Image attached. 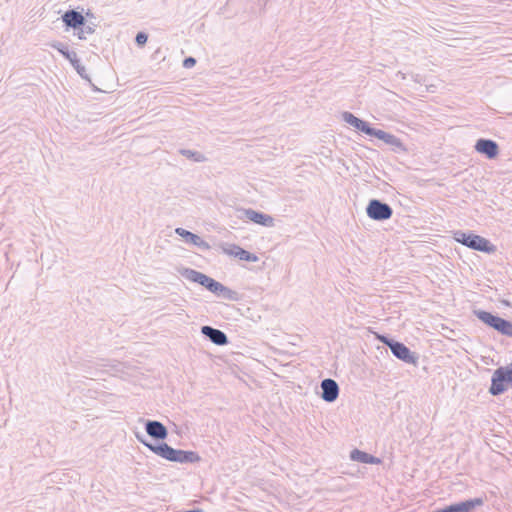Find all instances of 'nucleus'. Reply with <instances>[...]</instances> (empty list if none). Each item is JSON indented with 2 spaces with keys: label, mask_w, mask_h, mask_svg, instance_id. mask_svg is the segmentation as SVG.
<instances>
[{
  "label": "nucleus",
  "mask_w": 512,
  "mask_h": 512,
  "mask_svg": "<svg viewBox=\"0 0 512 512\" xmlns=\"http://www.w3.org/2000/svg\"><path fill=\"white\" fill-rule=\"evenodd\" d=\"M135 437L141 444L147 447L150 451H152L154 454L167 461L184 464L196 463L201 460V457L198 455L197 452L175 449L165 442L153 444L147 441L145 436L139 432L135 433Z\"/></svg>",
  "instance_id": "nucleus-1"
},
{
  "label": "nucleus",
  "mask_w": 512,
  "mask_h": 512,
  "mask_svg": "<svg viewBox=\"0 0 512 512\" xmlns=\"http://www.w3.org/2000/svg\"><path fill=\"white\" fill-rule=\"evenodd\" d=\"M182 277L186 280L197 283L205 287L208 291L225 300H238V293L215 279L190 268H184L180 271Z\"/></svg>",
  "instance_id": "nucleus-2"
},
{
  "label": "nucleus",
  "mask_w": 512,
  "mask_h": 512,
  "mask_svg": "<svg viewBox=\"0 0 512 512\" xmlns=\"http://www.w3.org/2000/svg\"><path fill=\"white\" fill-rule=\"evenodd\" d=\"M454 239L462 245L482 253L492 254L497 250L496 246L488 239L472 232L456 231Z\"/></svg>",
  "instance_id": "nucleus-3"
},
{
  "label": "nucleus",
  "mask_w": 512,
  "mask_h": 512,
  "mask_svg": "<svg viewBox=\"0 0 512 512\" xmlns=\"http://www.w3.org/2000/svg\"><path fill=\"white\" fill-rule=\"evenodd\" d=\"M378 339L389 349L392 354L399 360L407 363V364H418V355L415 352H412L405 344L398 342L392 338H389L385 335H379Z\"/></svg>",
  "instance_id": "nucleus-4"
},
{
  "label": "nucleus",
  "mask_w": 512,
  "mask_h": 512,
  "mask_svg": "<svg viewBox=\"0 0 512 512\" xmlns=\"http://www.w3.org/2000/svg\"><path fill=\"white\" fill-rule=\"evenodd\" d=\"M512 385V362L505 366L497 368L491 378L489 393L498 396L504 393Z\"/></svg>",
  "instance_id": "nucleus-5"
},
{
  "label": "nucleus",
  "mask_w": 512,
  "mask_h": 512,
  "mask_svg": "<svg viewBox=\"0 0 512 512\" xmlns=\"http://www.w3.org/2000/svg\"><path fill=\"white\" fill-rule=\"evenodd\" d=\"M475 314L479 320L489 327L502 335L512 337V322L484 310L475 311Z\"/></svg>",
  "instance_id": "nucleus-6"
},
{
  "label": "nucleus",
  "mask_w": 512,
  "mask_h": 512,
  "mask_svg": "<svg viewBox=\"0 0 512 512\" xmlns=\"http://www.w3.org/2000/svg\"><path fill=\"white\" fill-rule=\"evenodd\" d=\"M198 244H194L195 246L199 247L203 251L212 249L213 253L218 254H226L227 256H255L254 254L244 250L243 248L232 244V243H226V242H220L217 244H214L213 247H211L206 241H204L200 237V241H197Z\"/></svg>",
  "instance_id": "nucleus-7"
},
{
  "label": "nucleus",
  "mask_w": 512,
  "mask_h": 512,
  "mask_svg": "<svg viewBox=\"0 0 512 512\" xmlns=\"http://www.w3.org/2000/svg\"><path fill=\"white\" fill-rule=\"evenodd\" d=\"M369 218L376 221H384L391 218L393 210L391 206L378 199H371L366 207Z\"/></svg>",
  "instance_id": "nucleus-8"
},
{
  "label": "nucleus",
  "mask_w": 512,
  "mask_h": 512,
  "mask_svg": "<svg viewBox=\"0 0 512 512\" xmlns=\"http://www.w3.org/2000/svg\"><path fill=\"white\" fill-rule=\"evenodd\" d=\"M483 504L484 500L482 498H473L448 505L444 508L437 509L433 512H471L476 507L482 506Z\"/></svg>",
  "instance_id": "nucleus-9"
},
{
  "label": "nucleus",
  "mask_w": 512,
  "mask_h": 512,
  "mask_svg": "<svg viewBox=\"0 0 512 512\" xmlns=\"http://www.w3.org/2000/svg\"><path fill=\"white\" fill-rule=\"evenodd\" d=\"M372 137L382 140L387 145H390L392 150L396 153H405L407 151L402 141L393 134L375 128Z\"/></svg>",
  "instance_id": "nucleus-10"
},
{
  "label": "nucleus",
  "mask_w": 512,
  "mask_h": 512,
  "mask_svg": "<svg viewBox=\"0 0 512 512\" xmlns=\"http://www.w3.org/2000/svg\"><path fill=\"white\" fill-rule=\"evenodd\" d=\"M474 148L478 153L485 155L488 159H495L499 154L498 144L491 139H478Z\"/></svg>",
  "instance_id": "nucleus-11"
},
{
  "label": "nucleus",
  "mask_w": 512,
  "mask_h": 512,
  "mask_svg": "<svg viewBox=\"0 0 512 512\" xmlns=\"http://www.w3.org/2000/svg\"><path fill=\"white\" fill-rule=\"evenodd\" d=\"M342 119L350 126L354 127L358 131H360L368 136H372V134L375 130V128L371 127V125L367 121L356 117L351 112H348V111L343 112Z\"/></svg>",
  "instance_id": "nucleus-12"
},
{
  "label": "nucleus",
  "mask_w": 512,
  "mask_h": 512,
  "mask_svg": "<svg viewBox=\"0 0 512 512\" xmlns=\"http://www.w3.org/2000/svg\"><path fill=\"white\" fill-rule=\"evenodd\" d=\"M243 214L247 220H249L255 224H258V225H261L264 227H273L274 226V218L268 214L263 213V212H259V211L249 208V209H244Z\"/></svg>",
  "instance_id": "nucleus-13"
},
{
  "label": "nucleus",
  "mask_w": 512,
  "mask_h": 512,
  "mask_svg": "<svg viewBox=\"0 0 512 512\" xmlns=\"http://www.w3.org/2000/svg\"><path fill=\"white\" fill-rule=\"evenodd\" d=\"M321 398L328 402H334L339 396V386L337 382L331 378H327L321 381Z\"/></svg>",
  "instance_id": "nucleus-14"
},
{
  "label": "nucleus",
  "mask_w": 512,
  "mask_h": 512,
  "mask_svg": "<svg viewBox=\"0 0 512 512\" xmlns=\"http://www.w3.org/2000/svg\"><path fill=\"white\" fill-rule=\"evenodd\" d=\"M145 430L155 440L163 441L168 436L167 428L157 420H147L145 422Z\"/></svg>",
  "instance_id": "nucleus-15"
},
{
  "label": "nucleus",
  "mask_w": 512,
  "mask_h": 512,
  "mask_svg": "<svg viewBox=\"0 0 512 512\" xmlns=\"http://www.w3.org/2000/svg\"><path fill=\"white\" fill-rule=\"evenodd\" d=\"M201 333L218 346L226 345L229 342L227 335L222 330L208 325L201 327Z\"/></svg>",
  "instance_id": "nucleus-16"
},
{
  "label": "nucleus",
  "mask_w": 512,
  "mask_h": 512,
  "mask_svg": "<svg viewBox=\"0 0 512 512\" xmlns=\"http://www.w3.org/2000/svg\"><path fill=\"white\" fill-rule=\"evenodd\" d=\"M61 18L67 28L77 30L79 27L84 26V16L81 12L74 9L67 10Z\"/></svg>",
  "instance_id": "nucleus-17"
},
{
  "label": "nucleus",
  "mask_w": 512,
  "mask_h": 512,
  "mask_svg": "<svg viewBox=\"0 0 512 512\" xmlns=\"http://www.w3.org/2000/svg\"><path fill=\"white\" fill-rule=\"evenodd\" d=\"M350 458L353 460V461H357V462H361V463H365V464H378L380 463V459L371 455V454H368L364 451H361V450H358V449H354L351 451V454H350Z\"/></svg>",
  "instance_id": "nucleus-18"
},
{
  "label": "nucleus",
  "mask_w": 512,
  "mask_h": 512,
  "mask_svg": "<svg viewBox=\"0 0 512 512\" xmlns=\"http://www.w3.org/2000/svg\"><path fill=\"white\" fill-rule=\"evenodd\" d=\"M50 46L61 53L70 63L78 57L75 51L69 50L68 46L62 42L54 41L50 43Z\"/></svg>",
  "instance_id": "nucleus-19"
},
{
  "label": "nucleus",
  "mask_w": 512,
  "mask_h": 512,
  "mask_svg": "<svg viewBox=\"0 0 512 512\" xmlns=\"http://www.w3.org/2000/svg\"><path fill=\"white\" fill-rule=\"evenodd\" d=\"M175 232L177 235L182 237L186 243L194 245V244H198L197 241H200V236H198L197 234H194L184 228H176Z\"/></svg>",
  "instance_id": "nucleus-20"
},
{
  "label": "nucleus",
  "mask_w": 512,
  "mask_h": 512,
  "mask_svg": "<svg viewBox=\"0 0 512 512\" xmlns=\"http://www.w3.org/2000/svg\"><path fill=\"white\" fill-rule=\"evenodd\" d=\"M180 154L184 157L193 160L194 162H204L206 157L197 151L189 150V149H181Z\"/></svg>",
  "instance_id": "nucleus-21"
},
{
  "label": "nucleus",
  "mask_w": 512,
  "mask_h": 512,
  "mask_svg": "<svg viewBox=\"0 0 512 512\" xmlns=\"http://www.w3.org/2000/svg\"><path fill=\"white\" fill-rule=\"evenodd\" d=\"M77 32V36L80 40L86 39L85 34H93L95 31V25L94 24H86V21L84 22V26L79 27Z\"/></svg>",
  "instance_id": "nucleus-22"
},
{
  "label": "nucleus",
  "mask_w": 512,
  "mask_h": 512,
  "mask_svg": "<svg viewBox=\"0 0 512 512\" xmlns=\"http://www.w3.org/2000/svg\"><path fill=\"white\" fill-rule=\"evenodd\" d=\"M71 65L74 67V69L77 71V73L81 76V78L87 80L88 82H91L89 76L86 73V68L80 63V60L78 57L71 62Z\"/></svg>",
  "instance_id": "nucleus-23"
},
{
  "label": "nucleus",
  "mask_w": 512,
  "mask_h": 512,
  "mask_svg": "<svg viewBox=\"0 0 512 512\" xmlns=\"http://www.w3.org/2000/svg\"><path fill=\"white\" fill-rule=\"evenodd\" d=\"M148 35L145 32H138L135 37V42L138 46H144L147 43Z\"/></svg>",
  "instance_id": "nucleus-24"
},
{
  "label": "nucleus",
  "mask_w": 512,
  "mask_h": 512,
  "mask_svg": "<svg viewBox=\"0 0 512 512\" xmlns=\"http://www.w3.org/2000/svg\"><path fill=\"white\" fill-rule=\"evenodd\" d=\"M239 260L244 261L243 264H241L242 267L252 270V266L250 265L252 262H256L259 260V258L253 257V258H239Z\"/></svg>",
  "instance_id": "nucleus-25"
},
{
  "label": "nucleus",
  "mask_w": 512,
  "mask_h": 512,
  "mask_svg": "<svg viewBox=\"0 0 512 512\" xmlns=\"http://www.w3.org/2000/svg\"><path fill=\"white\" fill-rule=\"evenodd\" d=\"M196 64V59L193 58V57H186L184 60H183V67L189 69V68H192L194 65Z\"/></svg>",
  "instance_id": "nucleus-26"
},
{
  "label": "nucleus",
  "mask_w": 512,
  "mask_h": 512,
  "mask_svg": "<svg viewBox=\"0 0 512 512\" xmlns=\"http://www.w3.org/2000/svg\"><path fill=\"white\" fill-rule=\"evenodd\" d=\"M83 371L87 374V375H91V373L87 370V369H83Z\"/></svg>",
  "instance_id": "nucleus-27"
}]
</instances>
